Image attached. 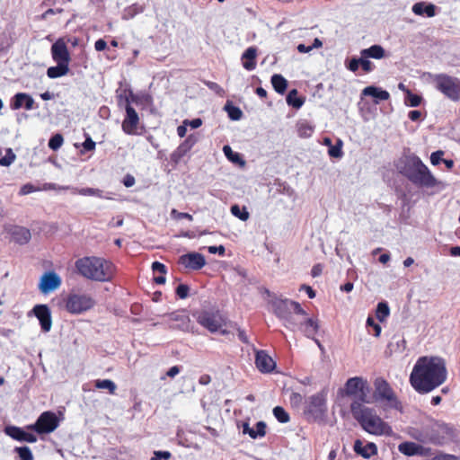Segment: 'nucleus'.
<instances>
[{
  "mask_svg": "<svg viewBox=\"0 0 460 460\" xmlns=\"http://www.w3.org/2000/svg\"><path fill=\"white\" fill-rule=\"evenodd\" d=\"M447 376L445 359L423 356L418 358L410 375V383L419 394H428L440 386Z\"/></svg>",
  "mask_w": 460,
  "mask_h": 460,
  "instance_id": "1",
  "label": "nucleus"
},
{
  "mask_svg": "<svg viewBox=\"0 0 460 460\" xmlns=\"http://www.w3.org/2000/svg\"><path fill=\"white\" fill-rule=\"evenodd\" d=\"M243 433L248 434L252 438H255L254 429L250 428L248 422L243 423Z\"/></svg>",
  "mask_w": 460,
  "mask_h": 460,
  "instance_id": "62",
  "label": "nucleus"
},
{
  "mask_svg": "<svg viewBox=\"0 0 460 460\" xmlns=\"http://www.w3.org/2000/svg\"><path fill=\"white\" fill-rule=\"evenodd\" d=\"M444 155V152L441 150L433 152L430 155V162L433 165H438L442 160V156Z\"/></svg>",
  "mask_w": 460,
  "mask_h": 460,
  "instance_id": "54",
  "label": "nucleus"
},
{
  "mask_svg": "<svg viewBox=\"0 0 460 460\" xmlns=\"http://www.w3.org/2000/svg\"><path fill=\"white\" fill-rule=\"evenodd\" d=\"M62 284L60 276L54 270H49L40 277L38 288L40 293L47 295L59 288Z\"/></svg>",
  "mask_w": 460,
  "mask_h": 460,
  "instance_id": "14",
  "label": "nucleus"
},
{
  "mask_svg": "<svg viewBox=\"0 0 460 460\" xmlns=\"http://www.w3.org/2000/svg\"><path fill=\"white\" fill-rule=\"evenodd\" d=\"M360 55L362 58H371L375 59H381L385 58V52L382 46L380 45H372L368 49H364L360 51Z\"/></svg>",
  "mask_w": 460,
  "mask_h": 460,
  "instance_id": "28",
  "label": "nucleus"
},
{
  "mask_svg": "<svg viewBox=\"0 0 460 460\" xmlns=\"http://www.w3.org/2000/svg\"><path fill=\"white\" fill-rule=\"evenodd\" d=\"M172 215L174 216L177 219H188L189 221H191L193 219V217L185 212H178L176 209L172 210Z\"/></svg>",
  "mask_w": 460,
  "mask_h": 460,
  "instance_id": "55",
  "label": "nucleus"
},
{
  "mask_svg": "<svg viewBox=\"0 0 460 460\" xmlns=\"http://www.w3.org/2000/svg\"><path fill=\"white\" fill-rule=\"evenodd\" d=\"M428 75L437 91L452 102H460V78L445 73Z\"/></svg>",
  "mask_w": 460,
  "mask_h": 460,
  "instance_id": "7",
  "label": "nucleus"
},
{
  "mask_svg": "<svg viewBox=\"0 0 460 460\" xmlns=\"http://www.w3.org/2000/svg\"><path fill=\"white\" fill-rule=\"evenodd\" d=\"M34 103L35 102L30 94L26 93H17L11 99L10 108L15 111L23 107L25 110L31 111L34 108Z\"/></svg>",
  "mask_w": 460,
  "mask_h": 460,
  "instance_id": "20",
  "label": "nucleus"
},
{
  "mask_svg": "<svg viewBox=\"0 0 460 460\" xmlns=\"http://www.w3.org/2000/svg\"><path fill=\"white\" fill-rule=\"evenodd\" d=\"M274 314L282 321L284 325L296 331V319L294 314L305 316L306 312L301 307L300 304L288 299H275L271 303Z\"/></svg>",
  "mask_w": 460,
  "mask_h": 460,
  "instance_id": "6",
  "label": "nucleus"
},
{
  "mask_svg": "<svg viewBox=\"0 0 460 460\" xmlns=\"http://www.w3.org/2000/svg\"><path fill=\"white\" fill-rule=\"evenodd\" d=\"M94 386L97 389H107L110 394H114L117 389L115 383L110 379H97Z\"/></svg>",
  "mask_w": 460,
  "mask_h": 460,
  "instance_id": "33",
  "label": "nucleus"
},
{
  "mask_svg": "<svg viewBox=\"0 0 460 460\" xmlns=\"http://www.w3.org/2000/svg\"><path fill=\"white\" fill-rule=\"evenodd\" d=\"M412 12L416 15H424L433 17L436 14V6L432 4H426L424 2H419L413 4Z\"/></svg>",
  "mask_w": 460,
  "mask_h": 460,
  "instance_id": "27",
  "label": "nucleus"
},
{
  "mask_svg": "<svg viewBox=\"0 0 460 460\" xmlns=\"http://www.w3.org/2000/svg\"><path fill=\"white\" fill-rule=\"evenodd\" d=\"M396 168L416 186L432 188L438 183L429 169L413 153H403L396 164Z\"/></svg>",
  "mask_w": 460,
  "mask_h": 460,
  "instance_id": "2",
  "label": "nucleus"
},
{
  "mask_svg": "<svg viewBox=\"0 0 460 460\" xmlns=\"http://www.w3.org/2000/svg\"><path fill=\"white\" fill-rule=\"evenodd\" d=\"M353 417L367 432L373 435H389L391 427L376 415L374 409L363 406L360 402H353L350 405Z\"/></svg>",
  "mask_w": 460,
  "mask_h": 460,
  "instance_id": "4",
  "label": "nucleus"
},
{
  "mask_svg": "<svg viewBox=\"0 0 460 460\" xmlns=\"http://www.w3.org/2000/svg\"><path fill=\"white\" fill-rule=\"evenodd\" d=\"M126 115L122 121L121 128L127 135L137 134L139 124V116L132 105H125Z\"/></svg>",
  "mask_w": 460,
  "mask_h": 460,
  "instance_id": "16",
  "label": "nucleus"
},
{
  "mask_svg": "<svg viewBox=\"0 0 460 460\" xmlns=\"http://www.w3.org/2000/svg\"><path fill=\"white\" fill-rule=\"evenodd\" d=\"M375 394L377 398L385 402V404L392 409L402 411V405L396 397L389 383L384 378H376L375 383Z\"/></svg>",
  "mask_w": 460,
  "mask_h": 460,
  "instance_id": "10",
  "label": "nucleus"
},
{
  "mask_svg": "<svg viewBox=\"0 0 460 460\" xmlns=\"http://www.w3.org/2000/svg\"><path fill=\"white\" fill-rule=\"evenodd\" d=\"M399 451L408 456L419 455L421 451V446L414 442H403L398 447Z\"/></svg>",
  "mask_w": 460,
  "mask_h": 460,
  "instance_id": "29",
  "label": "nucleus"
},
{
  "mask_svg": "<svg viewBox=\"0 0 460 460\" xmlns=\"http://www.w3.org/2000/svg\"><path fill=\"white\" fill-rule=\"evenodd\" d=\"M223 152L226 158L234 164L243 165L244 160L241 157L240 154L233 151L230 146H224Z\"/></svg>",
  "mask_w": 460,
  "mask_h": 460,
  "instance_id": "31",
  "label": "nucleus"
},
{
  "mask_svg": "<svg viewBox=\"0 0 460 460\" xmlns=\"http://www.w3.org/2000/svg\"><path fill=\"white\" fill-rule=\"evenodd\" d=\"M342 142L338 140L336 145H332L328 150V154L331 157L341 158L343 155L342 152Z\"/></svg>",
  "mask_w": 460,
  "mask_h": 460,
  "instance_id": "43",
  "label": "nucleus"
},
{
  "mask_svg": "<svg viewBox=\"0 0 460 460\" xmlns=\"http://www.w3.org/2000/svg\"><path fill=\"white\" fill-rule=\"evenodd\" d=\"M255 365L261 373H270L276 367L275 361L264 350L256 352Z\"/></svg>",
  "mask_w": 460,
  "mask_h": 460,
  "instance_id": "21",
  "label": "nucleus"
},
{
  "mask_svg": "<svg viewBox=\"0 0 460 460\" xmlns=\"http://www.w3.org/2000/svg\"><path fill=\"white\" fill-rule=\"evenodd\" d=\"M152 270L154 273L158 272L159 274L166 275L167 273V268L166 266L159 261H154L152 263Z\"/></svg>",
  "mask_w": 460,
  "mask_h": 460,
  "instance_id": "51",
  "label": "nucleus"
},
{
  "mask_svg": "<svg viewBox=\"0 0 460 460\" xmlns=\"http://www.w3.org/2000/svg\"><path fill=\"white\" fill-rule=\"evenodd\" d=\"M304 397L296 392H292L289 395V402L292 406L297 407L303 402Z\"/></svg>",
  "mask_w": 460,
  "mask_h": 460,
  "instance_id": "47",
  "label": "nucleus"
},
{
  "mask_svg": "<svg viewBox=\"0 0 460 460\" xmlns=\"http://www.w3.org/2000/svg\"><path fill=\"white\" fill-rule=\"evenodd\" d=\"M354 451L363 458L369 459L377 454V447L373 442L364 444L361 440L357 439L354 443Z\"/></svg>",
  "mask_w": 460,
  "mask_h": 460,
  "instance_id": "24",
  "label": "nucleus"
},
{
  "mask_svg": "<svg viewBox=\"0 0 460 460\" xmlns=\"http://www.w3.org/2000/svg\"><path fill=\"white\" fill-rule=\"evenodd\" d=\"M360 66L359 58H352L349 60V64L347 65V68L351 72H356Z\"/></svg>",
  "mask_w": 460,
  "mask_h": 460,
  "instance_id": "57",
  "label": "nucleus"
},
{
  "mask_svg": "<svg viewBox=\"0 0 460 460\" xmlns=\"http://www.w3.org/2000/svg\"><path fill=\"white\" fill-rule=\"evenodd\" d=\"M8 233L11 235L12 241L18 244H26L31 238V231L24 226H11Z\"/></svg>",
  "mask_w": 460,
  "mask_h": 460,
  "instance_id": "23",
  "label": "nucleus"
},
{
  "mask_svg": "<svg viewBox=\"0 0 460 460\" xmlns=\"http://www.w3.org/2000/svg\"><path fill=\"white\" fill-rule=\"evenodd\" d=\"M273 414L275 418L281 423H287L290 420L289 414L281 406H276L273 409Z\"/></svg>",
  "mask_w": 460,
  "mask_h": 460,
  "instance_id": "40",
  "label": "nucleus"
},
{
  "mask_svg": "<svg viewBox=\"0 0 460 460\" xmlns=\"http://www.w3.org/2000/svg\"><path fill=\"white\" fill-rule=\"evenodd\" d=\"M64 138L61 134H56L49 141V147L54 151L58 150L63 145Z\"/></svg>",
  "mask_w": 460,
  "mask_h": 460,
  "instance_id": "45",
  "label": "nucleus"
},
{
  "mask_svg": "<svg viewBox=\"0 0 460 460\" xmlns=\"http://www.w3.org/2000/svg\"><path fill=\"white\" fill-rule=\"evenodd\" d=\"M32 314L39 320L40 328L44 332L50 331L52 327V318L49 307L47 305H36L31 310Z\"/></svg>",
  "mask_w": 460,
  "mask_h": 460,
  "instance_id": "17",
  "label": "nucleus"
},
{
  "mask_svg": "<svg viewBox=\"0 0 460 460\" xmlns=\"http://www.w3.org/2000/svg\"><path fill=\"white\" fill-rule=\"evenodd\" d=\"M74 193H77L82 196H94L100 199H107V197L103 195V191L102 190L94 188H75L74 189Z\"/></svg>",
  "mask_w": 460,
  "mask_h": 460,
  "instance_id": "32",
  "label": "nucleus"
},
{
  "mask_svg": "<svg viewBox=\"0 0 460 460\" xmlns=\"http://www.w3.org/2000/svg\"><path fill=\"white\" fill-rule=\"evenodd\" d=\"M123 102V105H131L132 103L139 104L141 103V97L137 94H135L131 90L128 91V94L124 97H119V102ZM121 103H119L120 105Z\"/></svg>",
  "mask_w": 460,
  "mask_h": 460,
  "instance_id": "37",
  "label": "nucleus"
},
{
  "mask_svg": "<svg viewBox=\"0 0 460 460\" xmlns=\"http://www.w3.org/2000/svg\"><path fill=\"white\" fill-rule=\"evenodd\" d=\"M196 140L192 136L188 137L171 155V161L179 164L181 160L191 150Z\"/></svg>",
  "mask_w": 460,
  "mask_h": 460,
  "instance_id": "22",
  "label": "nucleus"
},
{
  "mask_svg": "<svg viewBox=\"0 0 460 460\" xmlns=\"http://www.w3.org/2000/svg\"><path fill=\"white\" fill-rule=\"evenodd\" d=\"M171 457V453L168 451H156L155 456L150 460H162V458L167 460Z\"/></svg>",
  "mask_w": 460,
  "mask_h": 460,
  "instance_id": "56",
  "label": "nucleus"
},
{
  "mask_svg": "<svg viewBox=\"0 0 460 460\" xmlns=\"http://www.w3.org/2000/svg\"><path fill=\"white\" fill-rule=\"evenodd\" d=\"M297 132L300 137H308L314 132V127L307 122H301L297 125Z\"/></svg>",
  "mask_w": 460,
  "mask_h": 460,
  "instance_id": "41",
  "label": "nucleus"
},
{
  "mask_svg": "<svg viewBox=\"0 0 460 460\" xmlns=\"http://www.w3.org/2000/svg\"><path fill=\"white\" fill-rule=\"evenodd\" d=\"M322 272H323V266H322V264L317 263L313 266L312 270H311V275L314 278H315V277L320 276L322 274Z\"/></svg>",
  "mask_w": 460,
  "mask_h": 460,
  "instance_id": "64",
  "label": "nucleus"
},
{
  "mask_svg": "<svg viewBox=\"0 0 460 460\" xmlns=\"http://www.w3.org/2000/svg\"><path fill=\"white\" fill-rule=\"evenodd\" d=\"M359 61H360V66L365 73H369L374 70L375 66L373 65V63L371 61H369L367 59V58L361 57L359 58Z\"/></svg>",
  "mask_w": 460,
  "mask_h": 460,
  "instance_id": "49",
  "label": "nucleus"
},
{
  "mask_svg": "<svg viewBox=\"0 0 460 460\" xmlns=\"http://www.w3.org/2000/svg\"><path fill=\"white\" fill-rule=\"evenodd\" d=\"M40 190V188L35 187L34 185L31 183L24 184L21 190H20V195H27L31 192L39 191Z\"/></svg>",
  "mask_w": 460,
  "mask_h": 460,
  "instance_id": "52",
  "label": "nucleus"
},
{
  "mask_svg": "<svg viewBox=\"0 0 460 460\" xmlns=\"http://www.w3.org/2000/svg\"><path fill=\"white\" fill-rule=\"evenodd\" d=\"M59 422L60 420L55 412L47 411L39 416L35 423L27 426V429L38 434H49L59 426Z\"/></svg>",
  "mask_w": 460,
  "mask_h": 460,
  "instance_id": "11",
  "label": "nucleus"
},
{
  "mask_svg": "<svg viewBox=\"0 0 460 460\" xmlns=\"http://www.w3.org/2000/svg\"><path fill=\"white\" fill-rule=\"evenodd\" d=\"M254 433H255V438H258V437H264L265 434H266V424L264 421H258L256 423V426H255V429H254Z\"/></svg>",
  "mask_w": 460,
  "mask_h": 460,
  "instance_id": "50",
  "label": "nucleus"
},
{
  "mask_svg": "<svg viewBox=\"0 0 460 460\" xmlns=\"http://www.w3.org/2000/svg\"><path fill=\"white\" fill-rule=\"evenodd\" d=\"M190 288L188 285L185 284H180L175 290L176 295L181 298L184 299L189 296Z\"/></svg>",
  "mask_w": 460,
  "mask_h": 460,
  "instance_id": "48",
  "label": "nucleus"
},
{
  "mask_svg": "<svg viewBox=\"0 0 460 460\" xmlns=\"http://www.w3.org/2000/svg\"><path fill=\"white\" fill-rule=\"evenodd\" d=\"M362 95L375 98L376 103H378L379 101H387L390 98V93L387 91L373 85L364 88Z\"/></svg>",
  "mask_w": 460,
  "mask_h": 460,
  "instance_id": "26",
  "label": "nucleus"
},
{
  "mask_svg": "<svg viewBox=\"0 0 460 460\" xmlns=\"http://www.w3.org/2000/svg\"><path fill=\"white\" fill-rule=\"evenodd\" d=\"M367 326L369 328H373V331H374V336L376 337H379L380 336V333H381V326L376 323L375 322V320L373 319V317L371 316H368L367 319Z\"/></svg>",
  "mask_w": 460,
  "mask_h": 460,
  "instance_id": "46",
  "label": "nucleus"
},
{
  "mask_svg": "<svg viewBox=\"0 0 460 460\" xmlns=\"http://www.w3.org/2000/svg\"><path fill=\"white\" fill-rule=\"evenodd\" d=\"M4 433L13 439L21 442L35 443L38 440L34 434L26 432L22 428L16 426H6Z\"/></svg>",
  "mask_w": 460,
  "mask_h": 460,
  "instance_id": "19",
  "label": "nucleus"
},
{
  "mask_svg": "<svg viewBox=\"0 0 460 460\" xmlns=\"http://www.w3.org/2000/svg\"><path fill=\"white\" fill-rule=\"evenodd\" d=\"M302 316L303 320H296V330H299L305 337L312 339L315 341L319 348H322V344L319 340L315 339V334L319 331V323L317 319Z\"/></svg>",
  "mask_w": 460,
  "mask_h": 460,
  "instance_id": "15",
  "label": "nucleus"
},
{
  "mask_svg": "<svg viewBox=\"0 0 460 460\" xmlns=\"http://www.w3.org/2000/svg\"><path fill=\"white\" fill-rule=\"evenodd\" d=\"M271 84L274 90L280 94H283L288 88V81L284 76L275 74L271 76Z\"/></svg>",
  "mask_w": 460,
  "mask_h": 460,
  "instance_id": "30",
  "label": "nucleus"
},
{
  "mask_svg": "<svg viewBox=\"0 0 460 460\" xmlns=\"http://www.w3.org/2000/svg\"><path fill=\"white\" fill-rule=\"evenodd\" d=\"M196 321L199 324L212 333L217 332L223 335L229 333V332L224 328L226 325V319L219 313V311H201L197 314Z\"/></svg>",
  "mask_w": 460,
  "mask_h": 460,
  "instance_id": "9",
  "label": "nucleus"
},
{
  "mask_svg": "<svg viewBox=\"0 0 460 460\" xmlns=\"http://www.w3.org/2000/svg\"><path fill=\"white\" fill-rule=\"evenodd\" d=\"M368 392L367 381L361 377L349 378L345 384V393L349 396H354L358 402L363 404L366 402Z\"/></svg>",
  "mask_w": 460,
  "mask_h": 460,
  "instance_id": "13",
  "label": "nucleus"
},
{
  "mask_svg": "<svg viewBox=\"0 0 460 460\" xmlns=\"http://www.w3.org/2000/svg\"><path fill=\"white\" fill-rule=\"evenodd\" d=\"M94 298L85 293L69 292L64 298V307L71 314H81L95 305Z\"/></svg>",
  "mask_w": 460,
  "mask_h": 460,
  "instance_id": "8",
  "label": "nucleus"
},
{
  "mask_svg": "<svg viewBox=\"0 0 460 460\" xmlns=\"http://www.w3.org/2000/svg\"><path fill=\"white\" fill-rule=\"evenodd\" d=\"M304 100L297 97V90H291L287 96V102L288 105L296 109H299L304 104Z\"/></svg>",
  "mask_w": 460,
  "mask_h": 460,
  "instance_id": "35",
  "label": "nucleus"
},
{
  "mask_svg": "<svg viewBox=\"0 0 460 460\" xmlns=\"http://www.w3.org/2000/svg\"><path fill=\"white\" fill-rule=\"evenodd\" d=\"M421 96L412 93L410 90L406 91L405 104L410 107H418L421 103Z\"/></svg>",
  "mask_w": 460,
  "mask_h": 460,
  "instance_id": "36",
  "label": "nucleus"
},
{
  "mask_svg": "<svg viewBox=\"0 0 460 460\" xmlns=\"http://www.w3.org/2000/svg\"><path fill=\"white\" fill-rule=\"evenodd\" d=\"M431 460H460V458L453 455H439L434 456Z\"/></svg>",
  "mask_w": 460,
  "mask_h": 460,
  "instance_id": "63",
  "label": "nucleus"
},
{
  "mask_svg": "<svg viewBox=\"0 0 460 460\" xmlns=\"http://www.w3.org/2000/svg\"><path fill=\"white\" fill-rule=\"evenodd\" d=\"M327 411L326 396L318 393L308 398L305 408V414L313 420H322Z\"/></svg>",
  "mask_w": 460,
  "mask_h": 460,
  "instance_id": "12",
  "label": "nucleus"
},
{
  "mask_svg": "<svg viewBox=\"0 0 460 460\" xmlns=\"http://www.w3.org/2000/svg\"><path fill=\"white\" fill-rule=\"evenodd\" d=\"M13 43V40L9 34L5 32L0 34V57L9 50Z\"/></svg>",
  "mask_w": 460,
  "mask_h": 460,
  "instance_id": "34",
  "label": "nucleus"
},
{
  "mask_svg": "<svg viewBox=\"0 0 460 460\" xmlns=\"http://www.w3.org/2000/svg\"><path fill=\"white\" fill-rule=\"evenodd\" d=\"M231 213L238 217L239 219L243 220V221H246L249 217H250V214L249 212L247 211L246 208L243 207V208H241L239 207V205L235 204V205H233L231 207Z\"/></svg>",
  "mask_w": 460,
  "mask_h": 460,
  "instance_id": "39",
  "label": "nucleus"
},
{
  "mask_svg": "<svg viewBox=\"0 0 460 460\" xmlns=\"http://www.w3.org/2000/svg\"><path fill=\"white\" fill-rule=\"evenodd\" d=\"M390 314V309L385 302H380L376 307V317L380 322L385 321Z\"/></svg>",
  "mask_w": 460,
  "mask_h": 460,
  "instance_id": "38",
  "label": "nucleus"
},
{
  "mask_svg": "<svg viewBox=\"0 0 460 460\" xmlns=\"http://www.w3.org/2000/svg\"><path fill=\"white\" fill-rule=\"evenodd\" d=\"M15 159L14 154L12 153V150H9V155L3 156L0 158V164L2 166H9Z\"/></svg>",
  "mask_w": 460,
  "mask_h": 460,
  "instance_id": "53",
  "label": "nucleus"
},
{
  "mask_svg": "<svg viewBox=\"0 0 460 460\" xmlns=\"http://www.w3.org/2000/svg\"><path fill=\"white\" fill-rule=\"evenodd\" d=\"M14 451L18 454L20 460H33V455L28 447H15Z\"/></svg>",
  "mask_w": 460,
  "mask_h": 460,
  "instance_id": "42",
  "label": "nucleus"
},
{
  "mask_svg": "<svg viewBox=\"0 0 460 460\" xmlns=\"http://www.w3.org/2000/svg\"><path fill=\"white\" fill-rule=\"evenodd\" d=\"M95 142L90 137H86L84 142L83 143V147L85 151H93L95 149Z\"/></svg>",
  "mask_w": 460,
  "mask_h": 460,
  "instance_id": "58",
  "label": "nucleus"
},
{
  "mask_svg": "<svg viewBox=\"0 0 460 460\" xmlns=\"http://www.w3.org/2000/svg\"><path fill=\"white\" fill-rule=\"evenodd\" d=\"M122 182H123L125 187L129 188V187H132L135 184L136 180H135V177L133 175L128 173V174H126L124 176Z\"/></svg>",
  "mask_w": 460,
  "mask_h": 460,
  "instance_id": "60",
  "label": "nucleus"
},
{
  "mask_svg": "<svg viewBox=\"0 0 460 460\" xmlns=\"http://www.w3.org/2000/svg\"><path fill=\"white\" fill-rule=\"evenodd\" d=\"M225 109L231 119L238 120L242 118L243 112L238 107L233 105H226Z\"/></svg>",
  "mask_w": 460,
  "mask_h": 460,
  "instance_id": "44",
  "label": "nucleus"
},
{
  "mask_svg": "<svg viewBox=\"0 0 460 460\" xmlns=\"http://www.w3.org/2000/svg\"><path fill=\"white\" fill-rule=\"evenodd\" d=\"M179 263L183 265L185 268L199 270L202 269L206 264V260L204 255L199 252H189L187 254L181 255L179 258Z\"/></svg>",
  "mask_w": 460,
  "mask_h": 460,
  "instance_id": "18",
  "label": "nucleus"
},
{
  "mask_svg": "<svg viewBox=\"0 0 460 460\" xmlns=\"http://www.w3.org/2000/svg\"><path fill=\"white\" fill-rule=\"evenodd\" d=\"M51 56L57 66L47 69V75L51 78H58L67 75L71 57L64 38L58 39L51 46Z\"/></svg>",
  "mask_w": 460,
  "mask_h": 460,
  "instance_id": "5",
  "label": "nucleus"
},
{
  "mask_svg": "<svg viewBox=\"0 0 460 460\" xmlns=\"http://www.w3.org/2000/svg\"><path fill=\"white\" fill-rule=\"evenodd\" d=\"M208 252L212 254L218 253L219 255L224 256L226 253V248L223 245L209 246Z\"/></svg>",
  "mask_w": 460,
  "mask_h": 460,
  "instance_id": "61",
  "label": "nucleus"
},
{
  "mask_svg": "<svg viewBox=\"0 0 460 460\" xmlns=\"http://www.w3.org/2000/svg\"><path fill=\"white\" fill-rule=\"evenodd\" d=\"M75 268L80 276L99 282L111 281L116 270L111 261L96 256H84L76 260Z\"/></svg>",
  "mask_w": 460,
  "mask_h": 460,
  "instance_id": "3",
  "label": "nucleus"
},
{
  "mask_svg": "<svg viewBox=\"0 0 460 460\" xmlns=\"http://www.w3.org/2000/svg\"><path fill=\"white\" fill-rule=\"evenodd\" d=\"M68 187H61L58 186L55 183L48 182L44 183L43 186L40 188V190H67Z\"/></svg>",
  "mask_w": 460,
  "mask_h": 460,
  "instance_id": "59",
  "label": "nucleus"
},
{
  "mask_svg": "<svg viewBox=\"0 0 460 460\" xmlns=\"http://www.w3.org/2000/svg\"><path fill=\"white\" fill-rule=\"evenodd\" d=\"M257 48L249 47L242 55L243 66L248 70H254L256 67Z\"/></svg>",
  "mask_w": 460,
  "mask_h": 460,
  "instance_id": "25",
  "label": "nucleus"
}]
</instances>
